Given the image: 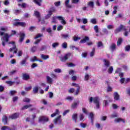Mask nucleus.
Segmentation results:
<instances>
[{
  "label": "nucleus",
  "instance_id": "f3484780",
  "mask_svg": "<svg viewBox=\"0 0 130 130\" xmlns=\"http://www.w3.org/2000/svg\"><path fill=\"white\" fill-rule=\"evenodd\" d=\"M70 0H66L65 1V6L66 8H68V9H72L73 8V6L72 5H69Z\"/></svg>",
  "mask_w": 130,
  "mask_h": 130
},
{
  "label": "nucleus",
  "instance_id": "ddd939ff",
  "mask_svg": "<svg viewBox=\"0 0 130 130\" xmlns=\"http://www.w3.org/2000/svg\"><path fill=\"white\" fill-rule=\"evenodd\" d=\"M2 121L4 123V125L8 124V117L6 115L3 116Z\"/></svg>",
  "mask_w": 130,
  "mask_h": 130
},
{
  "label": "nucleus",
  "instance_id": "f257e3e1",
  "mask_svg": "<svg viewBox=\"0 0 130 130\" xmlns=\"http://www.w3.org/2000/svg\"><path fill=\"white\" fill-rule=\"evenodd\" d=\"M16 34L17 31L16 30H12L11 35H9L8 33H5L4 31H0V36H4L1 39V40H2L3 46L5 47V46H6V42H9L10 38L16 35Z\"/></svg>",
  "mask_w": 130,
  "mask_h": 130
},
{
  "label": "nucleus",
  "instance_id": "4c0bfd02",
  "mask_svg": "<svg viewBox=\"0 0 130 130\" xmlns=\"http://www.w3.org/2000/svg\"><path fill=\"white\" fill-rule=\"evenodd\" d=\"M40 37H43V34H38L35 38L34 39H38V38H40Z\"/></svg>",
  "mask_w": 130,
  "mask_h": 130
},
{
  "label": "nucleus",
  "instance_id": "bf43d9fd",
  "mask_svg": "<svg viewBox=\"0 0 130 130\" xmlns=\"http://www.w3.org/2000/svg\"><path fill=\"white\" fill-rule=\"evenodd\" d=\"M125 51H129L130 50V45H127L125 47Z\"/></svg>",
  "mask_w": 130,
  "mask_h": 130
},
{
  "label": "nucleus",
  "instance_id": "c9c22d12",
  "mask_svg": "<svg viewBox=\"0 0 130 130\" xmlns=\"http://www.w3.org/2000/svg\"><path fill=\"white\" fill-rule=\"evenodd\" d=\"M6 83V84H8V85H9V86H13V85L15 84V82L12 81H7Z\"/></svg>",
  "mask_w": 130,
  "mask_h": 130
},
{
  "label": "nucleus",
  "instance_id": "9b49d317",
  "mask_svg": "<svg viewBox=\"0 0 130 130\" xmlns=\"http://www.w3.org/2000/svg\"><path fill=\"white\" fill-rule=\"evenodd\" d=\"M20 116V113H15L13 114L11 116H10V118L11 119H17V118H19Z\"/></svg>",
  "mask_w": 130,
  "mask_h": 130
},
{
  "label": "nucleus",
  "instance_id": "423d86ee",
  "mask_svg": "<svg viewBox=\"0 0 130 130\" xmlns=\"http://www.w3.org/2000/svg\"><path fill=\"white\" fill-rule=\"evenodd\" d=\"M61 122H62V120L61 119V115H60L54 119L55 124H61Z\"/></svg>",
  "mask_w": 130,
  "mask_h": 130
},
{
  "label": "nucleus",
  "instance_id": "a211bd4d",
  "mask_svg": "<svg viewBox=\"0 0 130 130\" xmlns=\"http://www.w3.org/2000/svg\"><path fill=\"white\" fill-rule=\"evenodd\" d=\"M103 61L104 62V65L107 67V68H109L110 67V61L106 59H104Z\"/></svg>",
  "mask_w": 130,
  "mask_h": 130
},
{
  "label": "nucleus",
  "instance_id": "a19ab883",
  "mask_svg": "<svg viewBox=\"0 0 130 130\" xmlns=\"http://www.w3.org/2000/svg\"><path fill=\"white\" fill-rule=\"evenodd\" d=\"M84 118H85V116L83 114H80L79 115V119L80 121H82V120H84Z\"/></svg>",
  "mask_w": 130,
  "mask_h": 130
},
{
  "label": "nucleus",
  "instance_id": "412c9836",
  "mask_svg": "<svg viewBox=\"0 0 130 130\" xmlns=\"http://www.w3.org/2000/svg\"><path fill=\"white\" fill-rule=\"evenodd\" d=\"M41 58L42 59H43L44 60H46V59H48V58H49V55L42 54L41 55Z\"/></svg>",
  "mask_w": 130,
  "mask_h": 130
},
{
  "label": "nucleus",
  "instance_id": "37998d69",
  "mask_svg": "<svg viewBox=\"0 0 130 130\" xmlns=\"http://www.w3.org/2000/svg\"><path fill=\"white\" fill-rule=\"evenodd\" d=\"M61 38H63L64 39H67L69 38V35L68 34H62L61 35Z\"/></svg>",
  "mask_w": 130,
  "mask_h": 130
},
{
  "label": "nucleus",
  "instance_id": "393cba45",
  "mask_svg": "<svg viewBox=\"0 0 130 130\" xmlns=\"http://www.w3.org/2000/svg\"><path fill=\"white\" fill-rule=\"evenodd\" d=\"M122 38H119L117 42V46H120V45H121V43H122Z\"/></svg>",
  "mask_w": 130,
  "mask_h": 130
},
{
  "label": "nucleus",
  "instance_id": "b1692460",
  "mask_svg": "<svg viewBox=\"0 0 130 130\" xmlns=\"http://www.w3.org/2000/svg\"><path fill=\"white\" fill-rule=\"evenodd\" d=\"M58 114H59V110H58V109H56L55 112L51 115V117H54V116H56Z\"/></svg>",
  "mask_w": 130,
  "mask_h": 130
},
{
  "label": "nucleus",
  "instance_id": "864d4df0",
  "mask_svg": "<svg viewBox=\"0 0 130 130\" xmlns=\"http://www.w3.org/2000/svg\"><path fill=\"white\" fill-rule=\"evenodd\" d=\"M63 29V26H62V25H59L57 28V31H60L61 30H62Z\"/></svg>",
  "mask_w": 130,
  "mask_h": 130
},
{
  "label": "nucleus",
  "instance_id": "79ce46f5",
  "mask_svg": "<svg viewBox=\"0 0 130 130\" xmlns=\"http://www.w3.org/2000/svg\"><path fill=\"white\" fill-rule=\"evenodd\" d=\"M94 30L95 33H99V28L98 27V25L94 26Z\"/></svg>",
  "mask_w": 130,
  "mask_h": 130
},
{
  "label": "nucleus",
  "instance_id": "c85d7f7f",
  "mask_svg": "<svg viewBox=\"0 0 130 130\" xmlns=\"http://www.w3.org/2000/svg\"><path fill=\"white\" fill-rule=\"evenodd\" d=\"M38 86H35L32 89V92H34V94H37V93H38Z\"/></svg>",
  "mask_w": 130,
  "mask_h": 130
},
{
  "label": "nucleus",
  "instance_id": "2f4dec72",
  "mask_svg": "<svg viewBox=\"0 0 130 130\" xmlns=\"http://www.w3.org/2000/svg\"><path fill=\"white\" fill-rule=\"evenodd\" d=\"M26 61L27 60L26 59H23L20 62V64H21V66H26Z\"/></svg>",
  "mask_w": 130,
  "mask_h": 130
},
{
  "label": "nucleus",
  "instance_id": "f704fd0d",
  "mask_svg": "<svg viewBox=\"0 0 130 130\" xmlns=\"http://www.w3.org/2000/svg\"><path fill=\"white\" fill-rule=\"evenodd\" d=\"M113 72V67L112 66H111L108 69V74H112Z\"/></svg>",
  "mask_w": 130,
  "mask_h": 130
},
{
  "label": "nucleus",
  "instance_id": "0e129e2a",
  "mask_svg": "<svg viewBox=\"0 0 130 130\" xmlns=\"http://www.w3.org/2000/svg\"><path fill=\"white\" fill-rule=\"evenodd\" d=\"M78 106V103H74L72 105V108H77V106Z\"/></svg>",
  "mask_w": 130,
  "mask_h": 130
},
{
  "label": "nucleus",
  "instance_id": "49530a36",
  "mask_svg": "<svg viewBox=\"0 0 130 130\" xmlns=\"http://www.w3.org/2000/svg\"><path fill=\"white\" fill-rule=\"evenodd\" d=\"M30 61H32V62H34L35 61H38V59H37V57L35 56L32 59H30Z\"/></svg>",
  "mask_w": 130,
  "mask_h": 130
},
{
  "label": "nucleus",
  "instance_id": "680f3d73",
  "mask_svg": "<svg viewBox=\"0 0 130 130\" xmlns=\"http://www.w3.org/2000/svg\"><path fill=\"white\" fill-rule=\"evenodd\" d=\"M45 49H46V46L43 45V46H42V47L40 49V51H43V50H45Z\"/></svg>",
  "mask_w": 130,
  "mask_h": 130
},
{
  "label": "nucleus",
  "instance_id": "a878e982",
  "mask_svg": "<svg viewBox=\"0 0 130 130\" xmlns=\"http://www.w3.org/2000/svg\"><path fill=\"white\" fill-rule=\"evenodd\" d=\"M115 121H116V122H123V123H124L125 122V120L124 119H122L121 118H118L116 119H115Z\"/></svg>",
  "mask_w": 130,
  "mask_h": 130
},
{
  "label": "nucleus",
  "instance_id": "c756f323",
  "mask_svg": "<svg viewBox=\"0 0 130 130\" xmlns=\"http://www.w3.org/2000/svg\"><path fill=\"white\" fill-rule=\"evenodd\" d=\"M87 5L93 9L94 8V2L90 1L88 3Z\"/></svg>",
  "mask_w": 130,
  "mask_h": 130
},
{
  "label": "nucleus",
  "instance_id": "e433bc0d",
  "mask_svg": "<svg viewBox=\"0 0 130 130\" xmlns=\"http://www.w3.org/2000/svg\"><path fill=\"white\" fill-rule=\"evenodd\" d=\"M90 23H92V24H93V25L97 24V20H96V18L91 19L90 20Z\"/></svg>",
  "mask_w": 130,
  "mask_h": 130
},
{
  "label": "nucleus",
  "instance_id": "72a5a7b5",
  "mask_svg": "<svg viewBox=\"0 0 130 130\" xmlns=\"http://www.w3.org/2000/svg\"><path fill=\"white\" fill-rule=\"evenodd\" d=\"M7 129L12 130V129L10 128V127L8 126H3L1 128V130H7Z\"/></svg>",
  "mask_w": 130,
  "mask_h": 130
},
{
  "label": "nucleus",
  "instance_id": "3c124183",
  "mask_svg": "<svg viewBox=\"0 0 130 130\" xmlns=\"http://www.w3.org/2000/svg\"><path fill=\"white\" fill-rule=\"evenodd\" d=\"M15 94H17V91H16V90H11L10 91V95H11V96H14V95H15Z\"/></svg>",
  "mask_w": 130,
  "mask_h": 130
},
{
  "label": "nucleus",
  "instance_id": "7c9ffc66",
  "mask_svg": "<svg viewBox=\"0 0 130 130\" xmlns=\"http://www.w3.org/2000/svg\"><path fill=\"white\" fill-rule=\"evenodd\" d=\"M95 55V48L93 47L91 52L90 53V56L93 57Z\"/></svg>",
  "mask_w": 130,
  "mask_h": 130
},
{
  "label": "nucleus",
  "instance_id": "13d9d810",
  "mask_svg": "<svg viewBox=\"0 0 130 130\" xmlns=\"http://www.w3.org/2000/svg\"><path fill=\"white\" fill-rule=\"evenodd\" d=\"M80 39H81V38H80V37H76V36H74L73 37V40L74 41H78V40H80Z\"/></svg>",
  "mask_w": 130,
  "mask_h": 130
},
{
  "label": "nucleus",
  "instance_id": "603ef678",
  "mask_svg": "<svg viewBox=\"0 0 130 130\" xmlns=\"http://www.w3.org/2000/svg\"><path fill=\"white\" fill-rule=\"evenodd\" d=\"M87 55H88V53L87 52H83L81 54L82 57H84V58L87 57Z\"/></svg>",
  "mask_w": 130,
  "mask_h": 130
},
{
  "label": "nucleus",
  "instance_id": "9d476101",
  "mask_svg": "<svg viewBox=\"0 0 130 130\" xmlns=\"http://www.w3.org/2000/svg\"><path fill=\"white\" fill-rule=\"evenodd\" d=\"M22 79L24 80V81H28V80H30V75L27 73H23Z\"/></svg>",
  "mask_w": 130,
  "mask_h": 130
},
{
  "label": "nucleus",
  "instance_id": "7ed1b4c3",
  "mask_svg": "<svg viewBox=\"0 0 130 130\" xmlns=\"http://www.w3.org/2000/svg\"><path fill=\"white\" fill-rule=\"evenodd\" d=\"M88 101L89 103H92L93 102L94 104H96V108L99 109L100 108V103L99 102V98L98 96H96L93 98L92 96L89 97Z\"/></svg>",
  "mask_w": 130,
  "mask_h": 130
},
{
  "label": "nucleus",
  "instance_id": "e2e57ef3",
  "mask_svg": "<svg viewBox=\"0 0 130 130\" xmlns=\"http://www.w3.org/2000/svg\"><path fill=\"white\" fill-rule=\"evenodd\" d=\"M81 88V87L79 86L78 87H77V90L75 92V95H77L79 94V93H80V89Z\"/></svg>",
  "mask_w": 130,
  "mask_h": 130
},
{
  "label": "nucleus",
  "instance_id": "5701e85b",
  "mask_svg": "<svg viewBox=\"0 0 130 130\" xmlns=\"http://www.w3.org/2000/svg\"><path fill=\"white\" fill-rule=\"evenodd\" d=\"M72 119L74 120L75 122L76 123L77 120L78 119V114H73L72 115Z\"/></svg>",
  "mask_w": 130,
  "mask_h": 130
},
{
  "label": "nucleus",
  "instance_id": "f03ea898",
  "mask_svg": "<svg viewBox=\"0 0 130 130\" xmlns=\"http://www.w3.org/2000/svg\"><path fill=\"white\" fill-rule=\"evenodd\" d=\"M122 30H123V31H125L123 35H124V36H126V37H127V36H128V31H127V29H126V27H125V26L122 24H120L119 27L116 28L114 30L115 34H117V33H119V32H121Z\"/></svg>",
  "mask_w": 130,
  "mask_h": 130
},
{
  "label": "nucleus",
  "instance_id": "4468645a",
  "mask_svg": "<svg viewBox=\"0 0 130 130\" xmlns=\"http://www.w3.org/2000/svg\"><path fill=\"white\" fill-rule=\"evenodd\" d=\"M57 19L59 21H61V23L62 25H66V24H67V21L63 19V17L61 16H57Z\"/></svg>",
  "mask_w": 130,
  "mask_h": 130
},
{
  "label": "nucleus",
  "instance_id": "6ab92c4d",
  "mask_svg": "<svg viewBox=\"0 0 130 130\" xmlns=\"http://www.w3.org/2000/svg\"><path fill=\"white\" fill-rule=\"evenodd\" d=\"M43 0H33V2L39 7H41V3Z\"/></svg>",
  "mask_w": 130,
  "mask_h": 130
},
{
  "label": "nucleus",
  "instance_id": "0eeeda50",
  "mask_svg": "<svg viewBox=\"0 0 130 130\" xmlns=\"http://www.w3.org/2000/svg\"><path fill=\"white\" fill-rule=\"evenodd\" d=\"M49 121L48 117L42 116L39 118V122H48Z\"/></svg>",
  "mask_w": 130,
  "mask_h": 130
},
{
  "label": "nucleus",
  "instance_id": "a18cd8bd",
  "mask_svg": "<svg viewBox=\"0 0 130 130\" xmlns=\"http://www.w3.org/2000/svg\"><path fill=\"white\" fill-rule=\"evenodd\" d=\"M103 46H104L103 43L101 41H99L98 43V47H103Z\"/></svg>",
  "mask_w": 130,
  "mask_h": 130
},
{
  "label": "nucleus",
  "instance_id": "1a4fd4ad",
  "mask_svg": "<svg viewBox=\"0 0 130 130\" xmlns=\"http://www.w3.org/2000/svg\"><path fill=\"white\" fill-rule=\"evenodd\" d=\"M113 97L115 101H118L120 99V95L117 92H114L113 93Z\"/></svg>",
  "mask_w": 130,
  "mask_h": 130
},
{
  "label": "nucleus",
  "instance_id": "58836bf2",
  "mask_svg": "<svg viewBox=\"0 0 130 130\" xmlns=\"http://www.w3.org/2000/svg\"><path fill=\"white\" fill-rule=\"evenodd\" d=\"M34 15L37 18H40V13L38 11H36L34 13Z\"/></svg>",
  "mask_w": 130,
  "mask_h": 130
},
{
  "label": "nucleus",
  "instance_id": "4d7b16f0",
  "mask_svg": "<svg viewBox=\"0 0 130 130\" xmlns=\"http://www.w3.org/2000/svg\"><path fill=\"white\" fill-rule=\"evenodd\" d=\"M42 40V39H37L35 42H34V44H38V43H40V41Z\"/></svg>",
  "mask_w": 130,
  "mask_h": 130
},
{
  "label": "nucleus",
  "instance_id": "338daca9",
  "mask_svg": "<svg viewBox=\"0 0 130 130\" xmlns=\"http://www.w3.org/2000/svg\"><path fill=\"white\" fill-rule=\"evenodd\" d=\"M112 107L114 109H117V108H118V107L116 104H113L112 105Z\"/></svg>",
  "mask_w": 130,
  "mask_h": 130
},
{
  "label": "nucleus",
  "instance_id": "473e14b6",
  "mask_svg": "<svg viewBox=\"0 0 130 130\" xmlns=\"http://www.w3.org/2000/svg\"><path fill=\"white\" fill-rule=\"evenodd\" d=\"M23 102H25L26 103H30L31 100L28 98H25L23 99Z\"/></svg>",
  "mask_w": 130,
  "mask_h": 130
},
{
  "label": "nucleus",
  "instance_id": "052dcab7",
  "mask_svg": "<svg viewBox=\"0 0 130 130\" xmlns=\"http://www.w3.org/2000/svg\"><path fill=\"white\" fill-rule=\"evenodd\" d=\"M54 4L55 7H59V6H60V1L56 2Z\"/></svg>",
  "mask_w": 130,
  "mask_h": 130
},
{
  "label": "nucleus",
  "instance_id": "c03bdc74",
  "mask_svg": "<svg viewBox=\"0 0 130 130\" xmlns=\"http://www.w3.org/2000/svg\"><path fill=\"white\" fill-rule=\"evenodd\" d=\"M59 45V43H54L52 44V47L53 48H55V47H57Z\"/></svg>",
  "mask_w": 130,
  "mask_h": 130
},
{
  "label": "nucleus",
  "instance_id": "bb28decb",
  "mask_svg": "<svg viewBox=\"0 0 130 130\" xmlns=\"http://www.w3.org/2000/svg\"><path fill=\"white\" fill-rule=\"evenodd\" d=\"M46 79H47V83H48V84L52 83V82H53L52 78H50V77L49 76H47Z\"/></svg>",
  "mask_w": 130,
  "mask_h": 130
},
{
  "label": "nucleus",
  "instance_id": "39448f33",
  "mask_svg": "<svg viewBox=\"0 0 130 130\" xmlns=\"http://www.w3.org/2000/svg\"><path fill=\"white\" fill-rule=\"evenodd\" d=\"M71 56V53H68L66 54L64 56H60L59 58L61 61L62 62H66L67 60L69 59V58Z\"/></svg>",
  "mask_w": 130,
  "mask_h": 130
},
{
  "label": "nucleus",
  "instance_id": "6e6552de",
  "mask_svg": "<svg viewBox=\"0 0 130 130\" xmlns=\"http://www.w3.org/2000/svg\"><path fill=\"white\" fill-rule=\"evenodd\" d=\"M13 26L15 27H18V26L26 27V23L23 22H16L13 23Z\"/></svg>",
  "mask_w": 130,
  "mask_h": 130
},
{
  "label": "nucleus",
  "instance_id": "8fccbe9b",
  "mask_svg": "<svg viewBox=\"0 0 130 130\" xmlns=\"http://www.w3.org/2000/svg\"><path fill=\"white\" fill-rule=\"evenodd\" d=\"M90 78V75L88 74H86L84 77L85 81H89V79Z\"/></svg>",
  "mask_w": 130,
  "mask_h": 130
},
{
  "label": "nucleus",
  "instance_id": "2eb2a0df",
  "mask_svg": "<svg viewBox=\"0 0 130 130\" xmlns=\"http://www.w3.org/2000/svg\"><path fill=\"white\" fill-rule=\"evenodd\" d=\"M13 50H14L13 53H17V52H18V48H17L16 45H14V47L9 49L10 52H12Z\"/></svg>",
  "mask_w": 130,
  "mask_h": 130
},
{
  "label": "nucleus",
  "instance_id": "20e7f679",
  "mask_svg": "<svg viewBox=\"0 0 130 130\" xmlns=\"http://www.w3.org/2000/svg\"><path fill=\"white\" fill-rule=\"evenodd\" d=\"M31 116L32 117L31 120L30 121V118L29 117H27L25 121L26 122H30V124L33 125V124H35V118H36V114H32Z\"/></svg>",
  "mask_w": 130,
  "mask_h": 130
},
{
  "label": "nucleus",
  "instance_id": "774afa93",
  "mask_svg": "<svg viewBox=\"0 0 130 130\" xmlns=\"http://www.w3.org/2000/svg\"><path fill=\"white\" fill-rule=\"evenodd\" d=\"M49 11H50L52 13H54V12H55V8L51 7V8H50Z\"/></svg>",
  "mask_w": 130,
  "mask_h": 130
},
{
  "label": "nucleus",
  "instance_id": "f8f14e48",
  "mask_svg": "<svg viewBox=\"0 0 130 130\" xmlns=\"http://www.w3.org/2000/svg\"><path fill=\"white\" fill-rule=\"evenodd\" d=\"M25 36L26 35L24 33H21L20 35V39H19V42L22 43L24 41V39H25Z\"/></svg>",
  "mask_w": 130,
  "mask_h": 130
},
{
  "label": "nucleus",
  "instance_id": "ea45409f",
  "mask_svg": "<svg viewBox=\"0 0 130 130\" xmlns=\"http://www.w3.org/2000/svg\"><path fill=\"white\" fill-rule=\"evenodd\" d=\"M37 49V46H34L31 48V52H35V51H36Z\"/></svg>",
  "mask_w": 130,
  "mask_h": 130
},
{
  "label": "nucleus",
  "instance_id": "4be33fe9",
  "mask_svg": "<svg viewBox=\"0 0 130 130\" xmlns=\"http://www.w3.org/2000/svg\"><path fill=\"white\" fill-rule=\"evenodd\" d=\"M89 38L88 37H85L84 38L80 41V43H86L87 41H89Z\"/></svg>",
  "mask_w": 130,
  "mask_h": 130
},
{
  "label": "nucleus",
  "instance_id": "69168bd1",
  "mask_svg": "<svg viewBox=\"0 0 130 130\" xmlns=\"http://www.w3.org/2000/svg\"><path fill=\"white\" fill-rule=\"evenodd\" d=\"M75 92V88H70V90H69V92L70 93H73Z\"/></svg>",
  "mask_w": 130,
  "mask_h": 130
},
{
  "label": "nucleus",
  "instance_id": "09e8293b",
  "mask_svg": "<svg viewBox=\"0 0 130 130\" xmlns=\"http://www.w3.org/2000/svg\"><path fill=\"white\" fill-rule=\"evenodd\" d=\"M62 48H68V43L67 42H64L62 44Z\"/></svg>",
  "mask_w": 130,
  "mask_h": 130
},
{
  "label": "nucleus",
  "instance_id": "de8ad7c7",
  "mask_svg": "<svg viewBox=\"0 0 130 130\" xmlns=\"http://www.w3.org/2000/svg\"><path fill=\"white\" fill-rule=\"evenodd\" d=\"M107 92H112V87L108 85L107 88Z\"/></svg>",
  "mask_w": 130,
  "mask_h": 130
},
{
  "label": "nucleus",
  "instance_id": "5fc2aeb1",
  "mask_svg": "<svg viewBox=\"0 0 130 130\" xmlns=\"http://www.w3.org/2000/svg\"><path fill=\"white\" fill-rule=\"evenodd\" d=\"M56 19H57V16H54L52 17V23H56Z\"/></svg>",
  "mask_w": 130,
  "mask_h": 130
},
{
  "label": "nucleus",
  "instance_id": "6e6d98bb",
  "mask_svg": "<svg viewBox=\"0 0 130 130\" xmlns=\"http://www.w3.org/2000/svg\"><path fill=\"white\" fill-rule=\"evenodd\" d=\"M80 125L83 128H85V127L87 126V124L84 123H81Z\"/></svg>",
  "mask_w": 130,
  "mask_h": 130
},
{
  "label": "nucleus",
  "instance_id": "cd10ccee",
  "mask_svg": "<svg viewBox=\"0 0 130 130\" xmlns=\"http://www.w3.org/2000/svg\"><path fill=\"white\" fill-rule=\"evenodd\" d=\"M110 48H111L112 51H114V50H115V49H116V45H115V43H113L110 47Z\"/></svg>",
  "mask_w": 130,
  "mask_h": 130
},
{
  "label": "nucleus",
  "instance_id": "dca6fc26",
  "mask_svg": "<svg viewBox=\"0 0 130 130\" xmlns=\"http://www.w3.org/2000/svg\"><path fill=\"white\" fill-rule=\"evenodd\" d=\"M89 117L91 120V125H93L94 124V114L92 112L89 113Z\"/></svg>",
  "mask_w": 130,
  "mask_h": 130
},
{
  "label": "nucleus",
  "instance_id": "aec40b11",
  "mask_svg": "<svg viewBox=\"0 0 130 130\" xmlns=\"http://www.w3.org/2000/svg\"><path fill=\"white\" fill-rule=\"evenodd\" d=\"M33 106V105L29 104L28 105H24L23 107H22L21 109L20 110H25L26 109H28V108H30V107H32Z\"/></svg>",
  "mask_w": 130,
  "mask_h": 130
}]
</instances>
